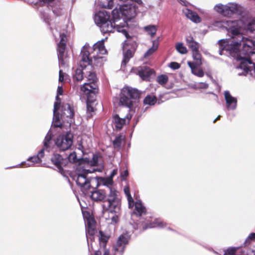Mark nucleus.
Segmentation results:
<instances>
[{
	"label": "nucleus",
	"instance_id": "f257e3e1",
	"mask_svg": "<svg viewBox=\"0 0 255 255\" xmlns=\"http://www.w3.org/2000/svg\"><path fill=\"white\" fill-rule=\"evenodd\" d=\"M216 25L223 26L233 36L230 39L219 41V54H229L237 60L241 61L237 67L242 71L239 72V75L255 77V52L253 51L255 42L242 34L244 28L251 31H255V18L250 20L246 27L242 20L218 21Z\"/></svg>",
	"mask_w": 255,
	"mask_h": 255
},
{
	"label": "nucleus",
	"instance_id": "f03ea898",
	"mask_svg": "<svg viewBox=\"0 0 255 255\" xmlns=\"http://www.w3.org/2000/svg\"><path fill=\"white\" fill-rule=\"evenodd\" d=\"M119 8L112 11L113 19H110V13L105 10L96 13L95 15V23L100 27L103 33L114 32L117 31L122 32L127 40L123 45L124 58L122 66H125L133 56L137 47L135 37L130 36L127 30V23L125 19H130L135 15V9L131 3H119Z\"/></svg>",
	"mask_w": 255,
	"mask_h": 255
},
{
	"label": "nucleus",
	"instance_id": "7ed1b4c3",
	"mask_svg": "<svg viewBox=\"0 0 255 255\" xmlns=\"http://www.w3.org/2000/svg\"><path fill=\"white\" fill-rule=\"evenodd\" d=\"M99 156L92 154V159L85 158L81 160L76 168V181L77 184L83 189H87L91 186L90 183L93 179L87 176L88 173L95 171H102L104 168L103 165L97 168H93L98 164Z\"/></svg>",
	"mask_w": 255,
	"mask_h": 255
},
{
	"label": "nucleus",
	"instance_id": "20e7f679",
	"mask_svg": "<svg viewBox=\"0 0 255 255\" xmlns=\"http://www.w3.org/2000/svg\"><path fill=\"white\" fill-rule=\"evenodd\" d=\"M89 50H92L90 47L89 44L86 43L83 47L81 56H82V61L84 63V73L85 77L89 81L85 83L81 87V92L82 94H92L93 97L97 93V85L96 84L97 77L95 73L93 70V66L90 65L89 61Z\"/></svg>",
	"mask_w": 255,
	"mask_h": 255
},
{
	"label": "nucleus",
	"instance_id": "39448f33",
	"mask_svg": "<svg viewBox=\"0 0 255 255\" xmlns=\"http://www.w3.org/2000/svg\"><path fill=\"white\" fill-rule=\"evenodd\" d=\"M97 181L100 184L107 186L110 191L108 194L107 203L103 205L104 213L110 211L111 213H117L121 210V201L118 197V191L113 187V180L111 177L97 178Z\"/></svg>",
	"mask_w": 255,
	"mask_h": 255
},
{
	"label": "nucleus",
	"instance_id": "423d86ee",
	"mask_svg": "<svg viewBox=\"0 0 255 255\" xmlns=\"http://www.w3.org/2000/svg\"><path fill=\"white\" fill-rule=\"evenodd\" d=\"M104 40L98 41L92 48V50H89V61L90 65L93 66H101L105 61V58L100 55H104L107 53V50L105 49L104 44Z\"/></svg>",
	"mask_w": 255,
	"mask_h": 255
},
{
	"label": "nucleus",
	"instance_id": "0eeeda50",
	"mask_svg": "<svg viewBox=\"0 0 255 255\" xmlns=\"http://www.w3.org/2000/svg\"><path fill=\"white\" fill-rule=\"evenodd\" d=\"M51 139L52 133L50 131H49L44 140V146L38 152L37 155L36 156L29 158L27 162H22L20 164V166L25 165L27 167H29L33 166L35 164L40 163L41 161V158L44 156V152L46 151L49 152L50 151L51 145H52Z\"/></svg>",
	"mask_w": 255,
	"mask_h": 255
},
{
	"label": "nucleus",
	"instance_id": "6e6552de",
	"mask_svg": "<svg viewBox=\"0 0 255 255\" xmlns=\"http://www.w3.org/2000/svg\"><path fill=\"white\" fill-rule=\"evenodd\" d=\"M139 92L136 89L129 87L123 88L120 94L119 104L130 108L133 104V100L139 98Z\"/></svg>",
	"mask_w": 255,
	"mask_h": 255
},
{
	"label": "nucleus",
	"instance_id": "1a4fd4ad",
	"mask_svg": "<svg viewBox=\"0 0 255 255\" xmlns=\"http://www.w3.org/2000/svg\"><path fill=\"white\" fill-rule=\"evenodd\" d=\"M52 32L57 42L58 57L59 64H64V52L67 40L66 35L64 33L58 32L57 29L52 30Z\"/></svg>",
	"mask_w": 255,
	"mask_h": 255
},
{
	"label": "nucleus",
	"instance_id": "9d476101",
	"mask_svg": "<svg viewBox=\"0 0 255 255\" xmlns=\"http://www.w3.org/2000/svg\"><path fill=\"white\" fill-rule=\"evenodd\" d=\"M194 61H188L187 64L191 68V73L199 77H203L204 73L203 70L199 68L202 65V56L199 50L192 52Z\"/></svg>",
	"mask_w": 255,
	"mask_h": 255
},
{
	"label": "nucleus",
	"instance_id": "9b49d317",
	"mask_svg": "<svg viewBox=\"0 0 255 255\" xmlns=\"http://www.w3.org/2000/svg\"><path fill=\"white\" fill-rule=\"evenodd\" d=\"M55 144L60 150H68L73 144L72 134L67 132L65 134L59 135L55 141Z\"/></svg>",
	"mask_w": 255,
	"mask_h": 255
},
{
	"label": "nucleus",
	"instance_id": "f8f14e48",
	"mask_svg": "<svg viewBox=\"0 0 255 255\" xmlns=\"http://www.w3.org/2000/svg\"><path fill=\"white\" fill-rule=\"evenodd\" d=\"M63 92L62 85H59L57 88V96L56 97V102L54 103L53 110V119L52 124L53 126L55 127H61L62 126L59 122V115L57 113V111L59 110L60 105V100L59 96L62 95Z\"/></svg>",
	"mask_w": 255,
	"mask_h": 255
},
{
	"label": "nucleus",
	"instance_id": "ddd939ff",
	"mask_svg": "<svg viewBox=\"0 0 255 255\" xmlns=\"http://www.w3.org/2000/svg\"><path fill=\"white\" fill-rule=\"evenodd\" d=\"M129 240V237L127 234H124L120 236L116 244L114 246L115 255H122Z\"/></svg>",
	"mask_w": 255,
	"mask_h": 255
},
{
	"label": "nucleus",
	"instance_id": "4468645a",
	"mask_svg": "<svg viewBox=\"0 0 255 255\" xmlns=\"http://www.w3.org/2000/svg\"><path fill=\"white\" fill-rule=\"evenodd\" d=\"M129 240V237L127 234H124L120 236L116 244L114 246L115 255H122Z\"/></svg>",
	"mask_w": 255,
	"mask_h": 255
},
{
	"label": "nucleus",
	"instance_id": "2eb2a0df",
	"mask_svg": "<svg viewBox=\"0 0 255 255\" xmlns=\"http://www.w3.org/2000/svg\"><path fill=\"white\" fill-rule=\"evenodd\" d=\"M131 116L130 114H128L125 117L122 118L119 115H115L114 117L113 124L115 128L117 130H120L127 123H128Z\"/></svg>",
	"mask_w": 255,
	"mask_h": 255
},
{
	"label": "nucleus",
	"instance_id": "dca6fc26",
	"mask_svg": "<svg viewBox=\"0 0 255 255\" xmlns=\"http://www.w3.org/2000/svg\"><path fill=\"white\" fill-rule=\"evenodd\" d=\"M224 97L226 101V107L227 110H235L237 105V100L236 98L233 97L228 91H225Z\"/></svg>",
	"mask_w": 255,
	"mask_h": 255
},
{
	"label": "nucleus",
	"instance_id": "f3484780",
	"mask_svg": "<svg viewBox=\"0 0 255 255\" xmlns=\"http://www.w3.org/2000/svg\"><path fill=\"white\" fill-rule=\"evenodd\" d=\"M87 97V109L88 112H94L96 110L95 106L97 103L95 100V95L92 96V94H84Z\"/></svg>",
	"mask_w": 255,
	"mask_h": 255
},
{
	"label": "nucleus",
	"instance_id": "a211bd4d",
	"mask_svg": "<svg viewBox=\"0 0 255 255\" xmlns=\"http://www.w3.org/2000/svg\"><path fill=\"white\" fill-rule=\"evenodd\" d=\"M52 163L57 167L60 171L62 169V166L65 165L66 160L64 159L60 155L55 154L51 158Z\"/></svg>",
	"mask_w": 255,
	"mask_h": 255
},
{
	"label": "nucleus",
	"instance_id": "6ab92c4d",
	"mask_svg": "<svg viewBox=\"0 0 255 255\" xmlns=\"http://www.w3.org/2000/svg\"><path fill=\"white\" fill-rule=\"evenodd\" d=\"M86 227L87 230V237H88L87 234L93 236L95 232V222L94 219L89 216L88 218H86Z\"/></svg>",
	"mask_w": 255,
	"mask_h": 255
},
{
	"label": "nucleus",
	"instance_id": "aec40b11",
	"mask_svg": "<svg viewBox=\"0 0 255 255\" xmlns=\"http://www.w3.org/2000/svg\"><path fill=\"white\" fill-rule=\"evenodd\" d=\"M183 11L185 16L193 22L195 23H199L201 22V18L198 16L196 12L187 8H185L183 10Z\"/></svg>",
	"mask_w": 255,
	"mask_h": 255
},
{
	"label": "nucleus",
	"instance_id": "412c9836",
	"mask_svg": "<svg viewBox=\"0 0 255 255\" xmlns=\"http://www.w3.org/2000/svg\"><path fill=\"white\" fill-rule=\"evenodd\" d=\"M91 197L94 201H102L106 198V193L102 190H96L92 192Z\"/></svg>",
	"mask_w": 255,
	"mask_h": 255
},
{
	"label": "nucleus",
	"instance_id": "4be33fe9",
	"mask_svg": "<svg viewBox=\"0 0 255 255\" xmlns=\"http://www.w3.org/2000/svg\"><path fill=\"white\" fill-rule=\"evenodd\" d=\"M229 9L228 3L225 5L219 3L214 6V9L216 12L224 16H229Z\"/></svg>",
	"mask_w": 255,
	"mask_h": 255
},
{
	"label": "nucleus",
	"instance_id": "5701e85b",
	"mask_svg": "<svg viewBox=\"0 0 255 255\" xmlns=\"http://www.w3.org/2000/svg\"><path fill=\"white\" fill-rule=\"evenodd\" d=\"M63 115L71 119L74 115V109L73 106L66 104L62 107Z\"/></svg>",
	"mask_w": 255,
	"mask_h": 255
},
{
	"label": "nucleus",
	"instance_id": "b1692460",
	"mask_svg": "<svg viewBox=\"0 0 255 255\" xmlns=\"http://www.w3.org/2000/svg\"><path fill=\"white\" fill-rule=\"evenodd\" d=\"M135 211L133 212V214L141 216L142 214H145L146 212L145 208L142 205L141 202L140 200H137L135 203Z\"/></svg>",
	"mask_w": 255,
	"mask_h": 255
},
{
	"label": "nucleus",
	"instance_id": "393cba45",
	"mask_svg": "<svg viewBox=\"0 0 255 255\" xmlns=\"http://www.w3.org/2000/svg\"><path fill=\"white\" fill-rule=\"evenodd\" d=\"M153 71L148 68L144 67L138 70L139 76L144 80H146L152 74Z\"/></svg>",
	"mask_w": 255,
	"mask_h": 255
},
{
	"label": "nucleus",
	"instance_id": "a878e982",
	"mask_svg": "<svg viewBox=\"0 0 255 255\" xmlns=\"http://www.w3.org/2000/svg\"><path fill=\"white\" fill-rule=\"evenodd\" d=\"M84 64H87L85 63H83L82 61V59H81L80 65L81 67V69L78 68L75 71V74L74 75V78L78 81H80L83 79L84 73Z\"/></svg>",
	"mask_w": 255,
	"mask_h": 255
},
{
	"label": "nucleus",
	"instance_id": "bb28decb",
	"mask_svg": "<svg viewBox=\"0 0 255 255\" xmlns=\"http://www.w3.org/2000/svg\"><path fill=\"white\" fill-rule=\"evenodd\" d=\"M186 44L192 52L198 51L199 49V44L194 40L193 37H188L186 39Z\"/></svg>",
	"mask_w": 255,
	"mask_h": 255
},
{
	"label": "nucleus",
	"instance_id": "cd10ccee",
	"mask_svg": "<svg viewBox=\"0 0 255 255\" xmlns=\"http://www.w3.org/2000/svg\"><path fill=\"white\" fill-rule=\"evenodd\" d=\"M113 0H107V3H104L102 5L103 7H108V8H112L113 6ZM122 3L127 2L128 3H131V1H135L138 4L142 2L141 0H119Z\"/></svg>",
	"mask_w": 255,
	"mask_h": 255
},
{
	"label": "nucleus",
	"instance_id": "c85d7f7f",
	"mask_svg": "<svg viewBox=\"0 0 255 255\" xmlns=\"http://www.w3.org/2000/svg\"><path fill=\"white\" fill-rule=\"evenodd\" d=\"M158 40H155L153 41L152 46L149 48L144 54V56L145 58H147L152 55L158 48Z\"/></svg>",
	"mask_w": 255,
	"mask_h": 255
},
{
	"label": "nucleus",
	"instance_id": "c756f323",
	"mask_svg": "<svg viewBox=\"0 0 255 255\" xmlns=\"http://www.w3.org/2000/svg\"><path fill=\"white\" fill-rule=\"evenodd\" d=\"M124 192L127 197L128 202V207L131 208L134 206V201L130 194L129 189L128 187H126L124 188Z\"/></svg>",
	"mask_w": 255,
	"mask_h": 255
},
{
	"label": "nucleus",
	"instance_id": "7c9ffc66",
	"mask_svg": "<svg viewBox=\"0 0 255 255\" xmlns=\"http://www.w3.org/2000/svg\"><path fill=\"white\" fill-rule=\"evenodd\" d=\"M238 249L239 248H229L225 251L224 255H236V253ZM250 255H255V251H253Z\"/></svg>",
	"mask_w": 255,
	"mask_h": 255
},
{
	"label": "nucleus",
	"instance_id": "2f4dec72",
	"mask_svg": "<svg viewBox=\"0 0 255 255\" xmlns=\"http://www.w3.org/2000/svg\"><path fill=\"white\" fill-rule=\"evenodd\" d=\"M228 7L229 11V15L236 12L239 10L240 6L236 3H228Z\"/></svg>",
	"mask_w": 255,
	"mask_h": 255
},
{
	"label": "nucleus",
	"instance_id": "473e14b6",
	"mask_svg": "<svg viewBox=\"0 0 255 255\" xmlns=\"http://www.w3.org/2000/svg\"><path fill=\"white\" fill-rule=\"evenodd\" d=\"M165 226V223H164L161 220L155 219L154 222L150 224L147 228H163Z\"/></svg>",
	"mask_w": 255,
	"mask_h": 255
},
{
	"label": "nucleus",
	"instance_id": "72a5a7b5",
	"mask_svg": "<svg viewBox=\"0 0 255 255\" xmlns=\"http://www.w3.org/2000/svg\"><path fill=\"white\" fill-rule=\"evenodd\" d=\"M144 29L151 37H153L155 35L157 31L156 27L152 25L145 26Z\"/></svg>",
	"mask_w": 255,
	"mask_h": 255
},
{
	"label": "nucleus",
	"instance_id": "f704fd0d",
	"mask_svg": "<svg viewBox=\"0 0 255 255\" xmlns=\"http://www.w3.org/2000/svg\"><path fill=\"white\" fill-rule=\"evenodd\" d=\"M144 104L148 105H153L156 102V98L155 96L148 95L144 100Z\"/></svg>",
	"mask_w": 255,
	"mask_h": 255
},
{
	"label": "nucleus",
	"instance_id": "c9c22d12",
	"mask_svg": "<svg viewBox=\"0 0 255 255\" xmlns=\"http://www.w3.org/2000/svg\"><path fill=\"white\" fill-rule=\"evenodd\" d=\"M125 136L121 135L116 137V139L113 141V145L115 148H119L121 147L122 143L125 140Z\"/></svg>",
	"mask_w": 255,
	"mask_h": 255
},
{
	"label": "nucleus",
	"instance_id": "e433bc0d",
	"mask_svg": "<svg viewBox=\"0 0 255 255\" xmlns=\"http://www.w3.org/2000/svg\"><path fill=\"white\" fill-rule=\"evenodd\" d=\"M85 158L86 157H85ZM83 159H84V158H83ZM68 159L70 162L75 163V162H77L78 161H79V162H80V161L81 160H82L83 159V158L81 159H80V158H78L77 156V152L75 151H74L72 153H71V154H70V155L68 156ZM79 163H78V164Z\"/></svg>",
	"mask_w": 255,
	"mask_h": 255
},
{
	"label": "nucleus",
	"instance_id": "4c0bfd02",
	"mask_svg": "<svg viewBox=\"0 0 255 255\" xmlns=\"http://www.w3.org/2000/svg\"><path fill=\"white\" fill-rule=\"evenodd\" d=\"M168 80V77L166 75H159L156 78V81L161 85L165 84L167 82Z\"/></svg>",
	"mask_w": 255,
	"mask_h": 255
},
{
	"label": "nucleus",
	"instance_id": "58836bf2",
	"mask_svg": "<svg viewBox=\"0 0 255 255\" xmlns=\"http://www.w3.org/2000/svg\"><path fill=\"white\" fill-rule=\"evenodd\" d=\"M104 211V208H103V215L105 217L106 216L107 214H108L109 213H111L112 214V216L111 217L112 223L116 224L117 223V222L118 221V215L117 214H118L119 213V212H117V213H115V212L111 213V212L109 211L107 213L105 214Z\"/></svg>",
	"mask_w": 255,
	"mask_h": 255
},
{
	"label": "nucleus",
	"instance_id": "ea45409f",
	"mask_svg": "<svg viewBox=\"0 0 255 255\" xmlns=\"http://www.w3.org/2000/svg\"><path fill=\"white\" fill-rule=\"evenodd\" d=\"M176 50L181 54H185L187 52V48L183 46L182 43H178L176 46Z\"/></svg>",
	"mask_w": 255,
	"mask_h": 255
},
{
	"label": "nucleus",
	"instance_id": "a19ab883",
	"mask_svg": "<svg viewBox=\"0 0 255 255\" xmlns=\"http://www.w3.org/2000/svg\"><path fill=\"white\" fill-rule=\"evenodd\" d=\"M65 76V74L62 72V70L59 71V83L62 85L63 82L64 81V77Z\"/></svg>",
	"mask_w": 255,
	"mask_h": 255
},
{
	"label": "nucleus",
	"instance_id": "79ce46f5",
	"mask_svg": "<svg viewBox=\"0 0 255 255\" xmlns=\"http://www.w3.org/2000/svg\"><path fill=\"white\" fill-rule=\"evenodd\" d=\"M169 67L174 70L178 69L180 68V65L179 63L175 62H173L170 63Z\"/></svg>",
	"mask_w": 255,
	"mask_h": 255
},
{
	"label": "nucleus",
	"instance_id": "37998d69",
	"mask_svg": "<svg viewBox=\"0 0 255 255\" xmlns=\"http://www.w3.org/2000/svg\"><path fill=\"white\" fill-rule=\"evenodd\" d=\"M208 85L206 83H199L196 85V88L198 89H207Z\"/></svg>",
	"mask_w": 255,
	"mask_h": 255
},
{
	"label": "nucleus",
	"instance_id": "c03bdc74",
	"mask_svg": "<svg viewBox=\"0 0 255 255\" xmlns=\"http://www.w3.org/2000/svg\"><path fill=\"white\" fill-rule=\"evenodd\" d=\"M55 0H40V2H43L44 3H47V4L51 5V4Z\"/></svg>",
	"mask_w": 255,
	"mask_h": 255
},
{
	"label": "nucleus",
	"instance_id": "a18cd8bd",
	"mask_svg": "<svg viewBox=\"0 0 255 255\" xmlns=\"http://www.w3.org/2000/svg\"><path fill=\"white\" fill-rule=\"evenodd\" d=\"M128 175V171L127 170L124 171L123 172H122L121 173V177L123 179H124L125 177H126Z\"/></svg>",
	"mask_w": 255,
	"mask_h": 255
},
{
	"label": "nucleus",
	"instance_id": "49530a36",
	"mask_svg": "<svg viewBox=\"0 0 255 255\" xmlns=\"http://www.w3.org/2000/svg\"><path fill=\"white\" fill-rule=\"evenodd\" d=\"M117 173H118V169H115L113 170V171L112 172V173L109 177H111L112 179H113V177L115 175H116Z\"/></svg>",
	"mask_w": 255,
	"mask_h": 255
},
{
	"label": "nucleus",
	"instance_id": "de8ad7c7",
	"mask_svg": "<svg viewBox=\"0 0 255 255\" xmlns=\"http://www.w3.org/2000/svg\"><path fill=\"white\" fill-rule=\"evenodd\" d=\"M77 150L82 152V154L84 155V147L82 144H79V146L77 147Z\"/></svg>",
	"mask_w": 255,
	"mask_h": 255
},
{
	"label": "nucleus",
	"instance_id": "09e8293b",
	"mask_svg": "<svg viewBox=\"0 0 255 255\" xmlns=\"http://www.w3.org/2000/svg\"><path fill=\"white\" fill-rule=\"evenodd\" d=\"M252 240V239H255V233H252L250 234V235L248 238L247 240Z\"/></svg>",
	"mask_w": 255,
	"mask_h": 255
},
{
	"label": "nucleus",
	"instance_id": "8fccbe9b",
	"mask_svg": "<svg viewBox=\"0 0 255 255\" xmlns=\"http://www.w3.org/2000/svg\"><path fill=\"white\" fill-rule=\"evenodd\" d=\"M179 1L183 5H187L188 2L184 0H179Z\"/></svg>",
	"mask_w": 255,
	"mask_h": 255
},
{
	"label": "nucleus",
	"instance_id": "3c124183",
	"mask_svg": "<svg viewBox=\"0 0 255 255\" xmlns=\"http://www.w3.org/2000/svg\"><path fill=\"white\" fill-rule=\"evenodd\" d=\"M110 255V252L109 250H105L104 253L103 255Z\"/></svg>",
	"mask_w": 255,
	"mask_h": 255
},
{
	"label": "nucleus",
	"instance_id": "603ef678",
	"mask_svg": "<svg viewBox=\"0 0 255 255\" xmlns=\"http://www.w3.org/2000/svg\"><path fill=\"white\" fill-rule=\"evenodd\" d=\"M94 255H102V254L100 251H97L95 253Z\"/></svg>",
	"mask_w": 255,
	"mask_h": 255
},
{
	"label": "nucleus",
	"instance_id": "864d4df0",
	"mask_svg": "<svg viewBox=\"0 0 255 255\" xmlns=\"http://www.w3.org/2000/svg\"><path fill=\"white\" fill-rule=\"evenodd\" d=\"M220 118V116H219L215 120H214V121H213L214 123H215L216 121L218 120H219Z\"/></svg>",
	"mask_w": 255,
	"mask_h": 255
},
{
	"label": "nucleus",
	"instance_id": "5fc2aeb1",
	"mask_svg": "<svg viewBox=\"0 0 255 255\" xmlns=\"http://www.w3.org/2000/svg\"><path fill=\"white\" fill-rule=\"evenodd\" d=\"M53 12L54 13H56L55 9H53Z\"/></svg>",
	"mask_w": 255,
	"mask_h": 255
}]
</instances>
